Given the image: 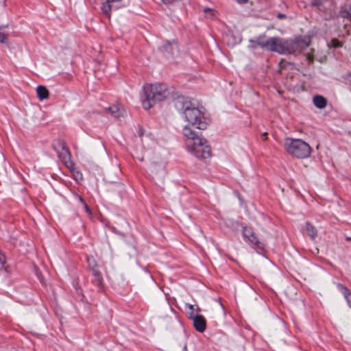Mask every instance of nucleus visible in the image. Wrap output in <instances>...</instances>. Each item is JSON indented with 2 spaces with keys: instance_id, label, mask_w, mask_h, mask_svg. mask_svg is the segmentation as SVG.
I'll list each match as a JSON object with an SVG mask.
<instances>
[{
  "instance_id": "obj_1",
  "label": "nucleus",
  "mask_w": 351,
  "mask_h": 351,
  "mask_svg": "<svg viewBox=\"0 0 351 351\" xmlns=\"http://www.w3.org/2000/svg\"><path fill=\"white\" fill-rule=\"evenodd\" d=\"M175 107L181 112L186 121L199 130H205L210 120L206 116L204 108H198L189 97L178 96L175 99Z\"/></svg>"
},
{
  "instance_id": "obj_2",
  "label": "nucleus",
  "mask_w": 351,
  "mask_h": 351,
  "mask_svg": "<svg viewBox=\"0 0 351 351\" xmlns=\"http://www.w3.org/2000/svg\"><path fill=\"white\" fill-rule=\"evenodd\" d=\"M182 132L186 137V145L189 152L198 158H207L210 156V147L205 138L200 137L197 132L188 125L184 127Z\"/></svg>"
},
{
  "instance_id": "obj_3",
  "label": "nucleus",
  "mask_w": 351,
  "mask_h": 351,
  "mask_svg": "<svg viewBox=\"0 0 351 351\" xmlns=\"http://www.w3.org/2000/svg\"><path fill=\"white\" fill-rule=\"evenodd\" d=\"M145 98L142 100L144 109L149 110L156 102L167 99L169 91L167 84L163 83L148 84L143 86Z\"/></svg>"
},
{
  "instance_id": "obj_4",
  "label": "nucleus",
  "mask_w": 351,
  "mask_h": 351,
  "mask_svg": "<svg viewBox=\"0 0 351 351\" xmlns=\"http://www.w3.org/2000/svg\"><path fill=\"white\" fill-rule=\"evenodd\" d=\"M284 145L286 152L297 158H307L311 156V147L300 138L287 137Z\"/></svg>"
},
{
  "instance_id": "obj_5",
  "label": "nucleus",
  "mask_w": 351,
  "mask_h": 351,
  "mask_svg": "<svg viewBox=\"0 0 351 351\" xmlns=\"http://www.w3.org/2000/svg\"><path fill=\"white\" fill-rule=\"evenodd\" d=\"M254 43L256 45L261 49L277 52L280 54H287V40H284L278 37H271L265 40L264 36H259L256 41L250 40Z\"/></svg>"
},
{
  "instance_id": "obj_6",
  "label": "nucleus",
  "mask_w": 351,
  "mask_h": 351,
  "mask_svg": "<svg viewBox=\"0 0 351 351\" xmlns=\"http://www.w3.org/2000/svg\"><path fill=\"white\" fill-rule=\"evenodd\" d=\"M242 236L244 241L258 253L265 251L264 242L258 237L252 227L243 226Z\"/></svg>"
},
{
  "instance_id": "obj_7",
  "label": "nucleus",
  "mask_w": 351,
  "mask_h": 351,
  "mask_svg": "<svg viewBox=\"0 0 351 351\" xmlns=\"http://www.w3.org/2000/svg\"><path fill=\"white\" fill-rule=\"evenodd\" d=\"M310 39L308 38H296L294 40H287V54H297L308 47Z\"/></svg>"
},
{
  "instance_id": "obj_8",
  "label": "nucleus",
  "mask_w": 351,
  "mask_h": 351,
  "mask_svg": "<svg viewBox=\"0 0 351 351\" xmlns=\"http://www.w3.org/2000/svg\"><path fill=\"white\" fill-rule=\"evenodd\" d=\"M52 146L54 151L57 153L59 158H60L62 161L66 162L71 160V154L64 140H55L52 144Z\"/></svg>"
},
{
  "instance_id": "obj_9",
  "label": "nucleus",
  "mask_w": 351,
  "mask_h": 351,
  "mask_svg": "<svg viewBox=\"0 0 351 351\" xmlns=\"http://www.w3.org/2000/svg\"><path fill=\"white\" fill-rule=\"evenodd\" d=\"M193 324L195 329L199 332H204L206 329V318L199 315L193 317Z\"/></svg>"
},
{
  "instance_id": "obj_10",
  "label": "nucleus",
  "mask_w": 351,
  "mask_h": 351,
  "mask_svg": "<svg viewBox=\"0 0 351 351\" xmlns=\"http://www.w3.org/2000/svg\"><path fill=\"white\" fill-rule=\"evenodd\" d=\"M106 113L111 114L115 118H118L123 115V110L118 105H112L104 109Z\"/></svg>"
},
{
  "instance_id": "obj_11",
  "label": "nucleus",
  "mask_w": 351,
  "mask_h": 351,
  "mask_svg": "<svg viewBox=\"0 0 351 351\" xmlns=\"http://www.w3.org/2000/svg\"><path fill=\"white\" fill-rule=\"evenodd\" d=\"M92 271L94 277V283L99 289H101L103 287V277L101 272L97 268H92Z\"/></svg>"
},
{
  "instance_id": "obj_12",
  "label": "nucleus",
  "mask_w": 351,
  "mask_h": 351,
  "mask_svg": "<svg viewBox=\"0 0 351 351\" xmlns=\"http://www.w3.org/2000/svg\"><path fill=\"white\" fill-rule=\"evenodd\" d=\"M313 104L319 109L324 108L327 105V99L322 95H315L313 98Z\"/></svg>"
},
{
  "instance_id": "obj_13",
  "label": "nucleus",
  "mask_w": 351,
  "mask_h": 351,
  "mask_svg": "<svg viewBox=\"0 0 351 351\" xmlns=\"http://www.w3.org/2000/svg\"><path fill=\"white\" fill-rule=\"evenodd\" d=\"M8 25H0V43L8 44L9 32L8 29Z\"/></svg>"
},
{
  "instance_id": "obj_14",
  "label": "nucleus",
  "mask_w": 351,
  "mask_h": 351,
  "mask_svg": "<svg viewBox=\"0 0 351 351\" xmlns=\"http://www.w3.org/2000/svg\"><path fill=\"white\" fill-rule=\"evenodd\" d=\"M111 1L109 0H106L105 2L102 3L101 6V10L103 13V14L110 19L111 16V10L112 8V6L111 5Z\"/></svg>"
},
{
  "instance_id": "obj_15",
  "label": "nucleus",
  "mask_w": 351,
  "mask_h": 351,
  "mask_svg": "<svg viewBox=\"0 0 351 351\" xmlns=\"http://www.w3.org/2000/svg\"><path fill=\"white\" fill-rule=\"evenodd\" d=\"M37 96L40 100H44L49 97V90L43 86H38L36 88Z\"/></svg>"
},
{
  "instance_id": "obj_16",
  "label": "nucleus",
  "mask_w": 351,
  "mask_h": 351,
  "mask_svg": "<svg viewBox=\"0 0 351 351\" xmlns=\"http://www.w3.org/2000/svg\"><path fill=\"white\" fill-rule=\"evenodd\" d=\"M5 256L0 252V275L7 276L8 274V267L5 266Z\"/></svg>"
},
{
  "instance_id": "obj_17",
  "label": "nucleus",
  "mask_w": 351,
  "mask_h": 351,
  "mask_svg": "<svg viewBox=\"0 0 351 351\" xmlns=\"http://www.w3.org/2000/svg\"><path fill=\"white\" fill-rule=\"evenodd\" d=\"M306 230L308 235L311 238V239H315L317 235V229L310 223H306Z\"/></svg>"
},
{
  "instance_id": "obj_18",
  "label": "nucleus",
  "mask_w": 351,
  "mask_h": 351,
  "mask_svg": "<svg viewBox=\"0 0 351 351\" xmlns=\"http://www.w3.org/2000/svg\"><path fill=\"white\" fill-rule=\"evenodd\" d=\"M185 307L186 309L188 311L189 318L191 320L194 319V317L199 315V314H197V313L195 312V308L193 304H186Z\"/></svg>"
},
{
  "instance_id": "obj_19",
  "label": "nucleus",
  "mask_w": 351,
  "mask_h": 351,
  "mask_svg": "<svg viewBox=\"0 0 351 351\" xmlns=\"http://www.w3.org/2000/svg\"><path fill=\"white\" fill-rule=\"evenodd\" d=\"M328 1V0H312L311 5L312 7H316L318 10H322V8Z\"/></svg>"
},
{
  "instance_id": "obj_20",
  "label": "nucleus",
  "mask_w": 351,
  "mask_h": 351,
  "mask_svg": "<svg viewBox=\"0 0 351 351\" xmlns=\"http://www.w3.org/2000/svg\"><path fill=\"white\" fill-rule=\"evenodd\" d=\"M337 288L339 291L343 294V297L348 295L350 293V290L343 285L341 283L337 284Z\"/></svg>"
},
{
  "instance_id": "obj_21",
  "label": "nucleus",
  "mask_w": 351,
  "mask_h": 351,
  "mask_svg": "<svg viewBox=\"0 0 351 351\" xmlns=\"http://www.w3.org/2000/svg\"><path fill=\"white\" fill-rule=\"evenodd\" d=\"M341 14L343 17L347 18L351 21V8H350L348 10L345 9L342 10Z\"/></svg>"
},
{
  "instance_id": "obj_22",
  "label": "nucleus",
  "mask_w": 351,
  "mask_h": 351,
  "mask_svg": "<svg viewBox=\"0 0 351 351\" xmlns=\"http://www.w3.org/2000/svg\"><path fill=\"white\" fill-rule=\"evenodd\" d=\"M331 43L334 47H341L342 46L341 43L337 39H332Z\"/></svg>"
},
{
  "instance_id": "obj_23",
  "label": "nucleus",
  "mask_w": 351,
  "mask_h": 351,
  "mask_svg": "<svg viewBox=\"0 0 351 351\" xmlns=\"http://www.w3.org/2000/svg\"><path fill=\"white\" fill-rule=\"evenodd\" d=\"M344 298L347 301L348 306L351 307V292L348 293V295H346Z\"/></svg>"
},
{
  "instance_id": "obj_24",
  "label": "nucleus",
  "mask_w": 351,
  "mask_h": 351,
  "mask_svg": "<svg viewBox=\"0 0 351 351\" xmlns=\"http://www.w3.org/2000/svg\"><path fill=\"white\" fill-rule=\"evenodd\" d=\"M170 46V43L169 41H166L165 42V44L164 45V48L165 49V50L168 52H170V53H173L172 50H169V47Z\"/></svg>"
},
{
  "instance_id": "obj_25",
  "label": "nucleus",
  "mask_w": 351,
  "mask_h": 351,
  "mask_svg": "<svg viewBox=\"0 0 351 351\" xmlns=\"http://www.w3.org/2000/svg\"><path fill=\"white\" fill-rule=\"evenodd\" d=\"M87 261L90 265H91L93 263V268H94V267H97V263L93 258H88Z\"/></svg>"
},
{
  "instance_id": "obj_26",
  "label": "nucleus",
  "mask_w": 351,
  "mask_h": 351,
  "mask_svg": "<svg viewBox=\"0 0 351 351\" xmlns=\"http://www.w3.org/2000/svg\"><path fill=\"white\" fill-rule=\"evenodd\" d=\"M204 12L206 13V14H207L208 12L213 13V10L211 8H210L206 7V8H204Z\"/></svg>"
},
{
  "instance_id": "obj_27",
  "label": "nucleus",
  "mask_w": 351,
  "mask_h": 351,
  "mask_svg": "<svg viewBox=\"0 0 351 351\" xmlns=\"http://www.w3.org/2000/svg\"><path fill=\"white\" fill-rule=\"evenodd\" d=\"M234 1L239 4H245V3H247L249 0H234Z\"/></svg>"
},
{
  "instance_id": "obj_28",
  "label": "nucleus",
  "mask_w": 351,
  "mask_h": 351,
  "mask_svg": "<svg viewBox=\"0 0 351 351\" xmlns=\"http://www.w3.org/2000/svg\"><path fill=\"white\" fill-rule=\"evenodd\" d=\"M285 17H286V15H285V14H278V19H284V18H285Z\"/></svg>"
},
{
  "instance_id": "obj_29",
  "label": "nucleus",
  "mask_w": 351,
  "mask_h": 351,
  "mask_svg": "<svg viewBox=\"0 0 351 351\" xmlns=\"http://www.w3.org/2000/svg\"><path fill=\"white\" fill-rule=\"evenodd\" d=\"M84 204V207H85L86 211L88 212V213H90V210L88 208V206H87V204L86 203Z\"/></svg>"
},
{
  "instance_id": "obj_30",
  "label": "nucleus",
  "mask_w": 351,
  "mask_h": 351,
  "mask_svg": "<svg viewBox=\"0 0 351 351\" xmlns=\"http://www.w3.org/2000/svg\"><path fill=\"white\" fill-rule=\"evenodd\" d=\"M200 311L201 310L199 306H196V308H195V312L197 313V314H199Z\"/></svg>"
},
{
  "instance_id": "obj_31",
  "label": "nucleus",
  "mask_w": 351,
  "mask_h": 351,
  "mask_svg": "<svg viewBox=\"0 0 351 351\" xmlns=\"http://www.w3.org/2000/svg\"><path fill=\"white\" fill-rule=\"evenodd\" d=\"M79 199L81 202H82L83 204H85V202L84 201L83 198L81 196H79Z\"/></svg>"
},
{
  "instance_id": "obj_32",
  "label": "nucleus",
  "mask_w": 351,
  "mask_h": 351,
  "mask_svg": "<svg viewBox=\"0 0 351 351\" xmlns=\"http://www.w3.org/2000/svg\"><path fill=\"white\" fill-rule=\"evenodd\" d=\"M138 135H139V136H142V135H143V132H142V131H139V132H138Z\"/></svg>"
},
{
  "instance_id": "obj_33",
  "label": "nucleus",
  "mask_w": 351,
  "mask_h": 351,
  "mask_svg": "<svg viewBox=\"0 0 351 351\" xmlns=\"http://www.w3.org/2000/svg\"><path fill=\"white\" fill-rule=\"evenodd\" d=\"M183 351H187L186 346H184V349H183Z\"/></svg>"
},
{
  "instance_id": "obj_34",
  "label": "nucleus",
  "mask_w": 351,
  "mask_h": 351,
  "mask_svg": "<svg viewBox=\"0 0 351 351\" xmlns=\"http://www.w3.org/2000/svg\"><path fill=\"white\" fill-rule=\"evenodd\" d=\"M174 44H175V47L177 49V48H178V44H177V43H176V42H175V43H174Z\"/></svg>"
},
{
  "instance_id": "obj_35",
  "label": "nucleus",
  "mask_w": 351,
  "mask_h": 351,
  "mask_svg": "<svg viewBox=\"0 0 351 351\" xmlns=\"http://www.w3.org/2000/svg\"><path fill=\"white\" fill-rule=\"evenodd\" d=\"M112 230L114 232H117L116 230H115V228H112Z\"/></svg>"
},
{
  "instance_id": "obj_36",
  "label": "nucleus",
  "mask_w": 351,
  "mask_h": 351,
  "mask_svg": "<svg viewBox=\"0 0 351 351\" xmlns=\"http://www.w3.org/2000/svg\"><path fill=\"white\" fill-rule=\"evenodd\" d=\"M80 178L82 179V174H80Z\"/></svg>"
},
{
  "instance_id": "obj_37",
  "label": "nucleus",
  "mask_w": 351,
  "mask_h": 351,
  "mask_svg": "<svg viewBox=\"0 0 351 351\" xmlns=\"http://www.w3.org/2000/svg\"><path fill=\"white\" fill-rule=\"evenodd\" d=\"M350 239H351V238H350Z\"/></svg>"
}]
</instances>
